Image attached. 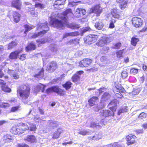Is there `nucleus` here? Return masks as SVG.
<instances>
[{"label": "nucleus", "instance_id": "f257e3e1", "mask_svg": "<svg viewBox=\"0 0 147 147\" xmlns=\"http://www.w3.org/2000/svg\"><path fill=\"white\" fill-rule=\"evenodd\" d=\"M58 18L60 20L53 18L51 20L50 22V24L53 27L58 29L62 28L64 25L67 24V22L66 19L64 17L61 16H58Z\"/></svg>", "mask_w": 147, "mask_h": 147}, {"label": "nucleus", "instance_id": "f03ea898", "mask_svg": "<svg viewBox=\"0 0 147 147\" xmlns=\"http://www.w3.org/2000/svg\"><path fill=\"white\" fill-rule=\"evenodd\" d=\"M28 129V127L27 125L22 123L19 125L13 126L10 129V132L14 135H20Z\"/></svg>", "mask_w": 147, "mask_h": 147}, {"label": "nucleus", "instance_id": "7ed1b4c3", "mask_svg": "<svg viewBox=\"0 0 147 147\" xmlns=\"http://www.w3.org/2000/svg\"><path fill=\"white\" fill-rule=\"evenodd\" d=\"M30 88L26 85L19 87L17 90V93L24 100L27 99L30 94Z\"/></svg>", "mask_w": 147, "mask_h": 147}, {"label": "nucleus", "instance_id": "20e7f679", "mask_svg": "<svg viewBox=\"0 0 147 147\" xmlns=\"http://www.w3.org/2000/svg\"><path fill=\"white\" fill-rule=\"evenodd\" d=\"M114 39V37L111 35L102 37L96 42V45L98 47H102L105 45L109 44Z\"/></svg>", "mask_w": 147, "mask_h": 147}, {"label": "nucleus", "instance_id": "39448f33", "mask_svg": "<svg viewBox=\"0 0 147 147\" xmlns=\"http://www.w3.org/2000/svg\"><path fill=\"white\" fill-rule=\"evenodd\" d=\"M98 38L97 35L90 34L84 38L85 43L88 45H91L96 42Z\"/></svg>", "mask_w": 147, "mask_h": 147}, {"label": "nucleus", "instance_id": "423d86ee", "mask_svg": "<svg viewBox=\"0 0 147 147\" xmlns=\"http://www.w3.org/2000/svg\"><path fill=\"white\" fill-rule=\"evenodd\" d=\"M137 137L133 134H129L125 137L126 144L130 146L136 144L137 142Z\"/></svg>", "mask_w": 147, "mask_h": 147}, {"label": "nucleus", "instance_id": "0eeeda50", "mask_svg": "<svg viewBox=\"0 0 147 147\" xmlns=\"http://www.w3.org/2000/svg\"><path fill=\"white\" fill-rule=\"evenodd\" d=\"M131 22L134 26L136 28L141 27L143 24V21L141 18L136 16L133 17Z\"/></svg>", "mask_w": 147, "mask_h": 147}, {"label": "nucleus", "instance_id": "6e6552de", "mask_svg": "<svg viewBox=\"0 0 147 147\" xmlns=\"http://www.w3.org/2000/svg\"><path fill=\"white\" fill-rule=\"evenodd\" d=\"M92 60L89 58H84L81 60L79 63V66L82 68L89 66L92 63Z\"/></svg>", "mask_w": 147, "mask_h": 147}, {"label": "nucleus", "instance_id": "1a4fd4ad", "mask_svg": "<svg viewBox=\"0 0 147 147\" xmlns=\"http://www.w3.org/2000/svg\"><path fill=\"white\" fill-rule=\"evenodd\" d=\"M102 9L100 7L96 5L92 7L90 9V13H94L97 17L100 16V14L102 11Z\"/></svg>", "mask_w": 147, "mask_h": 147}, {"label": "nucleus", "instance_id": "9d476101", "mask_svg": "<svg viewBox=\"0 0 147 147\" xmlns=\"http://www.w3.org/2000/svg\"><path fill=\"white\" fill-rule=\"evenodd\" d=\"M58 68V65L57 62L55 61H52L47 66L46 70L51 72L55 71Z\"/></svg>", "mask_w": 147, "mask_h": 147}, {"label": "nucleus", "instance_id": "9b49d317", "mask_svg": "<svg viewBox=\"0 0 147 147\" xmlns=\"http://www.w3.org/2000/svg\"><path fill=\"white\" fill-rule=\"evenodd\" d=\"M73 14L72 9L70 8H68L67 9L63 12L60 15V16L65 18L66 19L67 22H68L69 17L73 15Z\"/></svg>", "mask_w": 147, "mask_h": 147}, {"label": "nucleus", "instance_id": "f8f14e48", "mask_svg": "<svg viewBox=\"0 0 147 147\" xmlns=\"http://www.w3.org/2000/svg\"><path fill=\"white\" fill-rule=\"evenodd\" d=\"M22 5V2L20 0H14L11 3V6L18 10L21 9Z\"/></svg>", "mask_w": 147, "mask_h": 147}, {"label": "nucleus", "instance_id": "ddd939ff", "mask_svg": "<svg viewBox=\"0 0 147 147\" xmlns=\"http://www.w3.org/2000/svg\"><path fill=\"white\" fill-rule=\"evenodd\" d=\"M23 51L22 49L18 50L13 51L10 54L9 57L11 59H16L18 58L19 54Z\"/></svg>", "mask_w": 147, "mask_h": 147}, {"label": "nucleus", "instance_id": "4468645a", "mask_svg": "<svg viewBox=\"0 0 147 147\" xmlns=\"http://www.w3.org/2000/svg\"><path fill=\"white\" fill-rule=\"evenodd\" d=\"M53 92L57 94L60 96H63L65 95V91L61 89L58 86H55L52 87Z\"/></svg>", "mask_w": 147, "mask_h": 147}, {"label": "nucleus", "instance_id": "2eb2a0df", "mask_svg": "<svg viewBox=\"0 0 147 147\" xmlns=\"http://www.w3.org/2000/svg\"><path fill=\"white\" fill-rule=\"evenodd\" d=\"M12 17L13 21L16 23H18L20 20L21 15L17 11L12 12Z\"/></svg>", "mask_w": 147, "mask_h": 147}, {"label": "nucleus", "instance_id": "dca6fc26", "mask_svg": "<svg viewBox=\"0 0 147 147\" xmlns=\"http://www.w3.org/2000/svg\"><path fill=\"white\" fill-rule=\"evenodd\" d=\"M64 131L61 127H59L53 133L52 138L53 139H57L60 137L61 134L63 133Z\"/></svg>", "mask_w": 147, "mask_h": 147}, {"label": "nucleus", "instance_id": "f3484780", "mask_svg": "<svg viewBox=\"0 0 147 147\" xmlns=\"http://www.w3.org/2000/svg\"><path fill=\"white\" fill-rule=\"evenodd\" d=\"M111 14L113 17L117 20L119 19L121 17L118 9L116 8L111 10Z\"/></svg>", "mask_w": 147, "mask_h": 147}, {"label": "nucleus", "instance_id": "a211bd4d", "mask_svg": "<svg viewBox=\"0 0 147 147\" xmlns=\"http://www.w3.org/2000/svg\"><path fill=\"white\" fill-rule=\"evenodd\" d=\"M14 136L9 134H6L3 136V140L5 143L12 142L14 140Z\"/></svg>", "mask_w": 147, "mask_h": 147}, {"label": "nucleus", "instance_id": "6ab92c4d", "mask_svg": "<svg viewBox=\"0 0 147 147\" xmlns=\"http://www.w3.org/2000/svg\"><path fill=\"white\" fill-rule=\"evenodd\" d=\"M24 140L30 143H36L37 139L36 137L33 135H28L24 139Z\"/></svg>", "mask_w": 147, "mask_h": 147}, {"label": "nucleus", "instance_id": "aec40b11", "mask_svg": "<svg viewBox=\"0 0 147 147\" xmlns=\"http://www.w3.org/2000/svg\"><path fill=\"white\" fill-rule=\"evenodd\" d=\"M98 100V98L97 96H93L90 98L88 100L89 105L91 107L94 106Z\"/></svg>", "mask_w": 147, "mask_h": 147}, {"label": "nucleus", "instance_id": "412c9836", "mask_svg": "<svg viewBox=\"0 0 147 147\" xmlns=\"http://www.w3.org/2000/svg\"><path fill=\"white\" fill-rule=\"evenodd\" d=\"M36 48V46L34 43L30 42L25 47L26 51L28 52L29 51H32L35 50Z\"/></svg>", "mask_w": 147, "mask_h": 147}, {"label": "nucleus", "instance_id": "4be33fe9", "mask_svg": "<svg viewBox=\"0 0 147 147\" xmlns=\"http://www.w3.org/2000/svg\"><path fill=\"white\" fill-rule=\"evenodd\" d=\"M76 12L78 17H80L83 16L86 14V11L84 9L78 8L76 10Z\"/></svg>", "mask_w": 147, "mask_h": 147}, {"label": "nucleus", "instance_id": "5701e85b", "mask_svg": "<svg viewBox=\"0 0 147 147\" xmlns=\"http://www.w3.org/2000/svg\"><path fill=\"white\" fill-rule=\"evenodd\" d=\"M66 0H56L53 6L55 9H58L59 5H63L65 4Z\"/></svg>", "mask_w": 147, "mask_h": 147}, {"label": "nucleus", "instance_id": "b1692460", "mask_svg": "<svg viewBox=\"0 0 147 147\" xmlns=\"http://www.w3.org/2000/svg\"><path fill=\"white\" fill-rule=\"evenodd\" d=\"M111 96L109 93L105 92L103 94L102 96L101 97V101L105 102L110 99Z\"/></svg>", "mask_w": 147, "mask_h": 147}, {"label": "nucleus", "instance_id": "393cba45", "mask_svg": "<svg viewBox=\"0 0 147 147\" xmlns=\"http://www.w3.org/2000/svg\"><path fill=\"white\" fill-rule=\"evenodd\" d=\"M94 26L96 29L99 30H101L104 27V24L101 20H100L96 22Z\"/></svg>", "mask_w": 147, "mask_h": 147}, {"label": "nucleus", "instance_id": "a878e982", "mask_svg": "<svg viewBox=\"0 0 147 147\" xmlns=\"http://www.w3.org/2000/svg\"><path fill=\"white\" fill-rule=\"evenodd\" d=\"M72 81L76 84L80 83V77L77 74H74L71 78Z\"/></svg>", "mask_w": 147, "mask_h": 147}, {"label": "nucleus", "instance_id": "bb28decb", "mask_svg": "<svg viewBox=\"0 0 147 147\" xmlns=\"http://www.w3.org/2000/svg\"><path fill=\"white\" fill-rule=\"evenodd\" d=\"M79 39L77 38L71 39L67 42V44L70 45H73L74 46H76L79 44Z\"/></svg>", "mask_w": 147, "mask_h": 147}, {"label": "nucleus", "instance_id": "cd10ccee", "mask_svg": "<svg viewBox=\"0 0 147 147\" xmlns=\"http://www.w3.org/2000/svg\"><path fill=\"white\" fill-rule=\"evenodd\" d=\"M72 85V83L70 80H68L62 84V86L65 88L66 90H68L70 89Z\"/></svg>", "mask_w": 147, "mask_h": 147}, {"label": "nucleus", "instance_id": "c85d7f7f", "mask_svg": "<svg viewBox=\"0 0 147 147\" xmlns=\"http://www.w3.org/2000/svg\"><path fill=\"white\" fill-rule=\"evenodd\" d=\"M46 85L41 83L39 84L36 86L37 90L39 91H41L42 92H43L45 90Z\"/></svg>", "mask_w": 147, "mask_h": 147}, {"label": "nucleus", "instance_id": "c756f323", "mask_svg": "<svg viewBox=\"0 0 147 147\" xmlns=\"http://www.w3.org/2000/svg\"><path fill=\"white\" fill-rule=\"evenodd\" d=\"M116 108L114 107H110L109 110H107L109 117L114 116V112L116 111Z\"/></svg>", "mask_w": 147, "mask_h": 147}, {"label": "nucleus", "instance_id": "7c9ffc66", "mask_svg": "<svg viewBox=\"0 0 147 147\" xmlns=\"http://www.w3.org/2000/svg\"><path fill=\"white\" fill-rule=\"evenodd\" d=\"M139 40V38H136L135 36H133L131 38V44L133 46L135 47Z\"/></svg>", "mask_w": 147, "mask_h": 147}, {"label": "nucleus", "instance_id": "2f4dec72", "mask_svg": "<svg viewBox=\"0 0 147 147\" xmlns=\"http://www.w3.org/2000/svg\"><path fill=\"white\" fill-rule=\"evenodd\" d=\"M128 3L127 1L123 0L120 3L119 5V7L121 10L124 9L127 6Z\"/></svg>", "mask_w": 147, "mask_h": 147}, {"label": "nucleus", "instance_id": "473e14b6", "mask_svg": "<svg viewBox=\"0 0 147 147\" xmlns=\"http://www.w3.org/2000/svg\"><path fill=\"white\" fill-rule=\"evenodd\" d=\"M48 122L50 126L53 129L58 126L57 122L56 121H53L51 120H48Z\"/></svg>", "mask_w": 147, "mask_h": 147}, {"label": "nucleus", "instance_id": "72a5a7b5", "mask_svg": "<svg viewBox=\"0 0 147 147\" xmlns=\"http://www.w3.org/2000/svg\"><path fill=\"white\" fill-rule=\"evenodd\" d=\"M18 45V43L16 42L12 41L9 43L8 45L7 49H12L16 46Z\"/></svg>", "mask_w": 147, "mask_h": 147}, {"label": "nucleus", "instance_id": "f704fd0d", "mask_svg": "<svg viewBox=\"0 0 147 147\" xmlns=\"http://www.w3.org/2000/svg\"><path fill=\"white\" fill-rule=\"evenodd\" d=\"M44 76V69L42 68L39 71L38 73L36 74L34 76V77L37 78H40Z\"/></svg>", "mask_w": 147, "mask_h": 147}, {"label": "nucleus", "instance_id": "c9c22d12", "mask_svg": "<svg viewBox=\"0 0 147 147\" xmlns=\"http://www.w3.org/2000/svg\"><path fill=\"white\" fill-rule=\"evenodd\" d=\"M116 87L117 90H118V91L119 92L123 94H126L127 93L124 88L122 87L121 85H120L119 86H117Z\"/></svg>", "mask_w": 147, "mask_h": 147}, {"label": "nucleus", "instance_id": "e433bc0d", "mask_svg": "<svg viewBox=\"0 0 147 147\" xmlns=\"http://www.w3.org/2000/svg\"><path fill=\"white\" fill-rule=\"evenodd\" d=\"M48 39H41V40H36V42L38 43V46H40L41 45L44 44L48 41Z\"/></svg>", "mask_w": 147, "mask_h": 147}, {"label": "nucleus", "instance_id": "4c0bfd02", "mask_svg": "<svg viewBox=\"0 0 147 147\" xmlns=\"http://www.w3.org/2000/svg\"><path fill=\"white\" fill-rule=\"evenodd\" d=\"M121 47V43L120 42H118L114 44L112 47L113 49H119Z\"/></svg>", "mask_w": 147, "mask_h": 147}, {"label": "nucleus", "instance_id": "58836bf2", "mask_svg": "<svg viewBox=\"0 0 147 147\" xmlns=\"http://www.w3.org/2000/svg\"><path fill=\"white\" fill-rule=\"evenodd\" d=\"M116 20L111 19L110 20V23L109 26V28L110 29L114 28L115 27L114 23L116 22Z\"/></svg>", "mask_w": 147, "mask_h": 147}, {"label": "nucleus", "instance_id": "ea45409f", "mask_svg": "<svg viewBox=\"0 0 147 147\" xmlns=\"http://www.w3.org/2000/svg\"><path fill=\"white\" fill-rule=\"evenodd\" d=\"M34 7L35 8L42 9L45 7V5L42 3H37L35 4Z\"/></svg>", "mask_w": 147, "mask_h": 147}, {"label": "nucleus", "instance_id": "a19ab883", "mask_svg": "<svg viewBox=\"0 0 147 147\" xmlns=\"http://www.w3.org/2000/svg\"><path fill=\"white\" fill-rule=\"evenodd\" d=\"M139 70L138 68H132L130 69L129 73L131 74L135 75L138 73Z\"/></svg>", "mask_w": 147, "mask_h": 147}, {"label": "nucleus", "instance_id": "79ce46f5", "mask_svg": "<svg viewBox=\"0 0 147 147\" xmlns=\"http://www.w3.org/2000/svg\"><path fill=\"white\" fill-rule=\"evenodd\" d=\"M24 27L26 29L24 31V33H25L26 32H28L34 28V27L33 26H30L27 24H26L24 25Z\"/></svg>", "mask_w": 147, "mask_h": 147}, {"label": "nucleus", "instance_id": "37998d69", "mask_svg": "<svg viewBox=\"0 0 147 147\" xmlns=\"http://www.w3.org/2000/svg\"><path fill=\"white\" fill-rule=\"evenodd\" d=\"M124 49L116 51V53L117 57L118 58H120L122 56Z\"/></svg>", "mask_w": 147, "mask_h": 147}, {"label": "nucleus", "instance_id": "c03bdc74", "mask_svg": "<svg viewBox=\"0 0 147 147\" xmlns=\"http://www.w3.org/2000/svg\"><path fill=\"white\" fill-rule=\"evenodd\" d=\"M1 89L2 90L5 92H10L11 91V89L6 86H1Z\"/></svg>", "mask_w": 147, "mask_h": 147}, {"label": "nucleus", "instance_id": "a18cd8bd", "mask_svg": "<svg viewBox=\"0 0 147 147\" xmlns=\"http://www.w3.org/2000/svg\"><path fill=\"white\" fill-rule=\"evenodd\" d=\"M28 128L29 127H28ZM37 128L36 125L33 124H31L29 127V128L28 129H30V130L32 131H35L36 130Z\"/></svg>", "mask_w": 147, "mask_h": 147}, {"label": "nucleus", "instance_id": "49530a36", "mask_svg": "<svg viewBox=\"0 0 147 147\" xmlns=\"http://www.w3.org/2000/svg\"><path fill=\"white\" fill-rule=\"evenodd\" d=\"M48 29L47 30H43L42 31L38 32V34L39 36L42 37L49 30V28L48 27Z\"/></svg>", "mask_w": 147, "mask_h": 147}, {"label": "nucleus", "instance_id": "de8ad7c7", "mask_svg": "<svg viewBox=\"0 0 147 147\" xmlns=\"http://www.w3.org/2000/svg\"><path fill=\"white\" fill-rule=\"evenodd\" d=\"M26 54L23 53L20 55L18 58L21 61H23L26 59Z\"/></svg>", "mask_w": 147, "mask_h": 147}, {"label": "nucleus", "instance_id": "09e8293b", "mask_svg": "<svg viewBox=\"0 0 147 147\" xmlns=\"http://www.w3.org/2000/svg\"><path fill=\"white\" fill-rule=\"evenodd\" d=\"M10 106L9 104L7 103L3 102L0 104V108H6Z\"/></svg>", "mask_w": 147, "mask_h": 147}, {"label": "nucleus", "instance_id": "8fccbe9b", "mask_svg": "<svg viewBox=\"0 0 147 147\" xmlns=\"http://www.w3.org/2000/svg\"><path fill=\"white\" fill-rule=\"evenodd\" d=\"M109 49V47H106L103 48L101 51L102 53L104 54L107 53Z\"/></svg>", "mask_w": 147, "mask_h": 147}, {"label": "nucleus", "instance_id": "3c124183", "mask_svg": "<svg viewBox=\"0 0 147 147\" xmlns=\"http://www.w3.org/2000/svg\"><path fill=\"white\" fill-rule=\"evenodd\" d=\"M140 91V90L139 88L135 89L131 92L133 95H136L139 94Z\"/></svg>", "mask_w": 147, "mask_h": 147}, {"label": "nucleus", "instance_id": "603ef678", "mask_svg": "<svg viewBox=\"0 0 147 147\" xmlns=\"http://www.w3.org/2000/svg\"><path fill=\"white\" fill-rule=\"evenodd\" d=\"M147 116V113H141L139 115L138 118L140 119H143L144 118H145Z\"/></svg>", "mask_w": 147, "mask_h": 147}, {"label": "nucleus", "instance_id": "864d4df0", "mask_svg": "<svg viewBox=\"0 0 147 147\" xmlns=\"http://www.w3.org/2000/svg\"><path fill=\"white\" fill-rule=\"evenodd\" d=\"M69 27L72 29L75 30L78 29L80 27V26L78 24H75L70 25Z\"/></svg>", "mask_w": 147, "mask_h": 147}, {"label": "nucleus", "instance_id": "5fc2aeb1", "mask_svg": "<svg viewBox=\"0 0 147 147\" xmlns=\"http://www.w3.org/2000/svg\"><path fill=\"white\" fill-rule=\"evenodd\" d=\"M121 75L123 78H126L128 76V73L127 71L123 70L121 72Z\"/></svg>", "mask_w": 147, "mask_h": 147}, {"label": "nucleus", "instance_id": "6e6d98bb", "mask_svg": "<svg viewBox=\"0 0 147 147\" xmlns=\"http://www.w3.org/2000/svg\"><path fill=\"white\" fill-rule=\"evenodd\" d=\"M31 15L33 17H37L38 15V12L34 10H33L29 11Z\"/></svg>", "mask_w": 147, "mask_h": 147}, {"label": "nucleus", "instance_id": "4d7b16f0", "mask_svg": "<svg viewBox=\"0 0 147 147\" xmlns=\"http://www.w3.org/2000/svg\"><path fill=\"white\" fill-rule=\"evenodd\" d=\"M20 107V106L19 105L12 107L10 111L12 112L17 111L19 110Z\"/></svg>", "mask_w": 147, "mask_h": 147}, {"label": "nucleus", "instance_id": "13d9d810", "mask_svg": "<svg viewBox=\"0 0 147 147\" xmlns=\"http://www.w3.org/2000/svg\"><path fill=\"white\" fill-rule=\"evenodd\" d=\"M88 134V132L85 130H81L79 132V134L83 136L87 135Z\"/></svg>", "mask_w": 147, "mask_h": 147}, {"label": "nucleus", "instance_id": "bf43d9fd", "mask_svg": "<svg viewBox=\"0 0 147 147\" xmlns=\"http://www.w3.org/2000/svg\"><path fill=\"white\" fill-rule=\"evenodd\" d=\"M126 109V108H122L121 109L119 110L118 112V115H120L122 113L126 112L127 109Z\"/></svg>", "mask_w": 147, "mask_h": 147}, {"label": "nucleus", "instance_id": "052dcab7", "mask_svg": "<svg viewBox=\"0 0 147 147\" xmlns=\"http://www.w3.org/2000/svg\"><path fill=\"white\" fill-rule=\"evenodd\" d=\"M106 90V88L105 87L100 88L98 89L99 94H100Z\"/></svg>", "mask_w": 147, "mask_h": 147}, {"label": "nucleus", "instance_id": "680f3d73", "mask_svg": "<svg viewBox=\"0 0 147 147\" xmlns=\"http://www.w3.org/2000/svg\"><path fill=\"white\" fill-rule=\"evenodd\" d=\"M110 145L111 147H121V146L119 145L117 142H115L113 144H111Z\"/></svg>", "mask_w": 147, "mask_h": 147}, {"label": "nucleus", "instance_id": "e2e57ef3", "mask_svg": "<svg viewBox=\"0 0 147 147\" xmlns=\"http://www.w3.org/2000/svg\"><path fill=\"white\" fill-rule=\"evenodd\" d=\"M13 78L15 80L18 79L20 78V75L18 73H15L12 74Z\"/></svg>", "mask_w": 147, "mask_h": 147}, {"label": "nucleus", "instance_id": "0e129e2a", "mask_svg": "<svg viewBox=\"0 0 147 147\" xmlns=\"http://www.w3.org/2000/svg\"><path fill=\"white\" fill-rule=\"evenodd\" d=\"M46 94H49L53 92L52 87L47 88L45 91Z\"/></svg>", "mask_w": 147, "mask_h": 147}, {"label": "nucleus", "instance_id": "69168bd1", "mask_svg": "<svg viewBox=\"0 0 147 147\" xmlns=\"http://www.w3.org/2000/svg\"><path fill=\"white\" fill-rule=\"evenodd\" d=\"M16 147H29V146L26 144H18Z\"/></svg>", "mask_w": 147, "mask_h": 147}, {"label": "nucleus", "instance_id": "338daca9", "mask_svg": "<svg viewBox=\"0 0 147 147\" xmlns=\"http://www.w3.org/2000/svg\"><path fill=\"white\" fill-rule=\"evenodd\" d=\"M97 68L95 67L91 68L90 69H88L87 70L89 72H94L95 71H97Z\"/></svg>", "mask_w": 147, "mask_h": 147}, {"label": "nucleus", "instance_id": "774afa93", "mask_svg": "<svg viewBox=\"0 0 147 147\" xmlns=\"http://www.w3.org/2000/svg\"><path fill=\"white\" fill-rule=\"evenodd\" d=\"M39 36L38 33H34L31 36V38H36Z\"/></svg>", "mask_w": 147, "mask_h": 147}]
</instances>
